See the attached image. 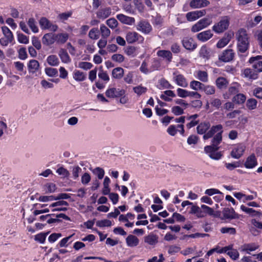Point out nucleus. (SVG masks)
<instances>
[{"label": "nucleus", "mask_w": 262, "mask_h": 262, "mask_svg": "<svg viewBox=\"0 0 262 262\" xmlns=\"http://www.w3.org/2000/svg\"><path fill=\"white\" fill-rule=\"evenodd\" d=\"M199 54L201 57L205 59H208L210 56V50L206 46L201 47Z\"/></svg>", "instance_id": "4c0bfd02"}, {"label": "nucleus", "mask_w": 262, "mask_h": 262, "mask_svg": "<svg viewBox=\"0 0 262 262\" xmlns=\"http://www.w3.org/2000/svg\"><path fill=\"white\" fill-rule=\"evenodd\" d=\"M40 26L42 29H48L51 22L46 17H41L39 21Z\"/></svg>", "instance_id": "de8ad7c7"}, {"label": "nucleus", "mask_w": 262, "mask_h": 262, "mask_svg": "<svg viewBox=\"0 0 262 262\" xmlns=\"http://www.w3.org/2000/svg\"><path fill=\"white\" fill-rule=\"evenodd\" d=\"M212 22V18L208 17L203 18L193 25L191 29L192 32H198L202 29L207 28Z\"/></svg>", "instance_id": "39448f33"}, {"label": "nucleus", "mask_w": 262, "mask_h": 262, "mask_svg": "<svg viewBox=\"0 0 262 262\" xmlns=\"http://www.w3.org/2000/svg\"><path fill=\"white\" fill-rule=\"evenodd\" d=\"M241 209L242 211L252 216H260L262 214L259 211H256L252 208H248L244 205H242Z\"/></svg>", "instance_id": "2f4dec72"}, {"label": "nucleus", "mask_w": 262, "mask_h": 262, "mask_svg": "<svg viewBox=\"0 0 262 262\" xmlns=\"http://www.w3.org/2000/svg\"><path fill=\"white\" fill-rule=\"evenodd\" d=\"M245 147L242 145H238L234 147L231 152V156L234 159H239L243 155Z\"/></svg>", "instance_id": "2eb2a0df"}, {"label": "nucleus", "mask_w": 262, "mask_h": 262, "mask_svg": "<svg viewBox=\"0 0 262 262\" xmlns=\"http://www.w3.org/2000/svg\"><path fill=\"white\" fill-rule=\"evenodd\" d=\"M209 127L210 124L208 122L201 123L196 127L197 132L199 134H206Z\"/></svg>", "instance_id": "7c9ffc66"}, {"label": "nucleus", "mask_w": 262, "mask_h": 262, "mask_svg": "<svg viewBox=\"0 0 262 262\" xmlns=\"http://www.w3.org/2000/svg\"><path fill=\"white\" fill-rule=\"evenodd\" d=\"M48 234V232L37 234L35 235L34 239L40 243L43 244L45 242L46 238Z\"/></svg>", "instance_id": "603ef678"}, {"label": "nucleus", "mask_w": 262, "mask_h": 262, "mask_svg": "<svg viewBox=\"0 0 262 262\" xmlns=\"http://www.w3.org/2000/svg\"><path fill=\"white\" fill-rule=\"evenodd\" d=\"M207 95H212L215 93V88L214 86L207 85H205L204 84L202 90Z\"/></svg>", "instance_id": "4d7b16f0"}, {"label": "nucleus", "mask_w": 262, "mask_h": 262, "mask_svg": "<svg viewBox=\"0 0 262 262\" xmlns=\"http://www.w3.org/2000/svg\"><path fill=\"white\" fill-rule=\"evenodd\" d=\"M221 232L223 234L229 233L234 235L236 233V230L232 227H223L221 229Z\"/></svg>", "instance_id": "052dcab7"}, {"label": "nucleus", "mask_w": 262, "mask_h": 262, "mask_svg": "<svg viewBox=\"0 0 262 262\" xmlns=\"http://www.w3.org/2000/svg\"><path fill=\"white\" fill-rule=\"evenodd\" d=\"M98 77L105 81H108L110 80L108 74H107L106 72H105L102 70V67H100V71L98 73Z\"/></svg>", "instance_id": "bf43d9fd"}, {"label": "nucleus", "mask_w": 262, "mask_h": 262, "mask_svg": "<svg viewBox=\"0 0 262 262\" xmlns=\"http://www.w3.org/2000/svg\"><path fill=\"white\" fill-rule=\"evenodd\" d=\"M125 93L123 90L116 88H111L106 90V96L109 98L118 97L123 96Z\"/></svg>", "instance_id": "ddd939ff"}, {"label": "nucleus", "mask_w": 262, "mask_h": 262, "mask_svg": "<svg viewBox=\"0 0 262 262\" xmlns=\"http://www.w3.org/2000/svg\"><path fill=\"white\" fill-rule=\"evenodd\" d=\"M180 128V132L181 134L183 135L184 133V125L183 124L178 125L177 127L174 125H170L167 128V133L171 136H174L178 131V128Z\"/></svg>", "instance_id": "5701e85b"}, {"label": "nucleus", "mask_w": 262, "mask_h": 262, "mask_svg": "<svg viewBox=\"0 0 262 262\" xmlns=\"http://www.w3.org/2000/svg\"><path fill=\"white\" fill-rule=\"evenodd\" d=\"M206 14L205 10H196L188 12L186 17L188 21H194Z\"/></svg>", "instance_id": "9d476101"}, {"label": "nucleus", "mask_w": 262, "mask_h": 262, "mask_svg": "<svg viewBox=\"0 0 262 262\" xmlns=\"http://www.w3.org/2000/svg\"><path fill=\"white\" fill-rule=\"evenodd\" d=\"M96 226L99 227H110L112 226V222L107 219L98 221L96 222Z\"/></svg>", "instance_id": "3c124183"}, {"label": "nucleus", "mask_w": 262, "mask_h": 262, "mask_svg": "<svg viewBox=\"0 0 262 262\" xmlns=\"http://www.w3.org/2000/svg\"><path fill=\"white\" fill-rule=\"evenodd\" d=\"M236 37L238 51L241 53H245L249 46V37L246 31L244 29H239L236 34Z\"/></svg>", "instance_id": "f03ea898"}, {"label": "nucleus", "mask_w": 262, "mask_h": 262, "mask_svg": "<svg viewBox=\"0 0 262 262\" xmlns=\"http://www.w3.org/2000/svg\"><path fill=\"white\" fill-rule=\"evenodd\" d=\"M100 31L102 38H107L111 34L110 29L104 24L100 26Z\"/></svg>", "instance_id": "79ce46f5"}, {"label": "nucleus", "mask_w": 262, "mask_h": 262, "mask_svg": "<svg viewBox=\"0 0 262 262\" xmlns=\"http://www.w3.org/2000/svg\"><path fill=\"white\" fill-rule=\"evenodd\" d=\"M90 169L94 174L97 176L99 179L101 180L103 178L104 175V170L103 168L97 167L93 169Z\"/></svg>", "instance_id": "c03bdc74"}, {"label": "nucleus", "mask_w": 262, "mask_h": 262, "mask_svg": "<svg viewBox=\"0 0 262 262\" xmlns=\"http://www.w3.org/2000/svg\"><path fill=\"white\" fill-rule=\"evenodd\" d=\"M45 188L47 190V192L52 193L54 192L56 189L55 184L52 183H49L45 185Z\"/></svg>", "instance_id": "338daca9"}, {"label": "nucleus", "mask_w": 262, "mask_h": 262, "mask_svg": "<svg viewBox=\"0 0 262 262\" xmlns=\"http://www.w3.org/2000/svg\"><path fill=\"white\" fill-rule=\"evenodd\" d=\"M171 112L175 115H180L184 114V109L179 106H174L172 107Z\"/></svg>", "instance_id": "0e129e2a"}, {"label": "nucleus", "mask_w": 262, "mask_h": 262, "mask_svg": "<svg viewBox=\"0 0 262 262\" xmlns=\"http://www.w3.org/2000/svg\"><path fill=\"white\" fill-rule=\"evenodd\" d=\"M2 29L5 37H7L9 39H13V34L7 27L4 26L2 28Z\"/></svg>", "instance_id": "6e6d98bb"}, {"label": "nucleus", "mask_w": 262, "mask_h": 262, "mask_svg": "<svg viewBox=\"0 0 262 262\" xmlns=\"http://www.w3.org/2000/svg\"><path fill=\"white\" fill-rule=\"evenodd\" d=\"M227 254L234 260L236 259L239 256V253L236 249H231L228 251Z\"/></svg>", "instance_id": "774afa93"}, {"label": "nucleus", "mask_w": 262, "mask_h": 262, "mask_svg": "<svg viewBox=\"0 0 262 262\" xmlns=\"http://www.w3.org/2000/svg\"><path fill=\"white\" fill-rule=\"evenodd\" d=\"M246 99V97L244 94L239 93L233 97L232 98V101L236 104H243L245 102Z\"/></svg>", "instance_id": "72a5a7b5"}, {"label": "nucleus", "mask_w": 262, "mask_h": 262, "mask_svg": "<svg viewBox=\"0 0 262 262\" xmlns=\"http://www.w3.org/2000/svg\"><path fill=\"white\" fill-rule=\"evenodd\" d=\"M158 237L154 234H150L144 237V242L150 245H156L158 241Z\"/></svg>", "instance_id": "c85d7f7f"}, {"label": "nucleus", "mask_w": 262, "mask_h": 262, "mask_svg": "<svg viewBox=\"0 0 262 262\" xmlns=\"http://www.w3.org/2000/svg\"><path fill=\"white\" fill-rule=\"evenodd\" d=\"M230 20V18L228 16H222L220 21L212 27V30L218 34L224 32L228 29Z\"/></svg>", "instance_id": "7ed1b4c3"}, {"label": "nucleus", "mask_w": 262, "mask_h": 262, "mask_svg": "<svg viewBox=\"0 0 262 262\" xmlns=\"http://www.w3.org/2000/svg\"><path fill=\"white\" fill-rule=\"evenodd\" d=\"M239 84L235 83H234L232 86H230L228 89L229 95H234L237 93L239 92Z\"/></svg>", "instance_id": "8fccbe9b"}, {"label": "nucleus", "mask_w": 262, "mask_h": 262, "mask_svg": "<svg viewBox=\"0 0 262 262\" xmlns=\"http://www.w3.org/2000/svg\"><path fill=\"white\" fill-rule=\"evenodd\" d=\"M191 214H195L198 218L203 217V214L201 207L193 205L189 211Z\"/></svg>", "instance_id": "c756f323"}, {"label": "nucleus", "mask_w": 262, "mask_h": 262, "mask_svg": "<svg viewBox=\"0 0 262 262\" xmlns=\"http://www.w3.org/2000/svg\"><path fill=\"white\" fill-rule=\"evenodd\" d=\"M58 55L62 62L66 63H68L71 62V58L65 49H61L59 51Z\"/></svg>", "instance_id": "cd10ccee"}, {"label": "nucleus", "mask_w": 262, "mask_h": 262, "mask_svg": "<svg viewBox=\"0 0 262 262\" xmlns=\"http://www.w3.org/2000/svg\"><path fill=\"white\" fill-rule=\"evenodd\" d=\"M134 92L138 96H140L142 94L145 93L147 91V88L143 86L139 85L133 88Z\"/></svg>", "instance_id": "864d4df0"}, {"label": "nucleus", "mask_w": 262, "mask_h": 262, "mask_svg": "<svg viewBox=\"0 0 262 262\" xmlns=\"http://www.w3.org/2000/svg\"><path fill=\"white\" fill-rule=\"evenodd\" d=\"M157 55L159 57L166 59L168 62H171L172 59L171 52L168 50H162L157 52Z\"/></svg>", "instance_id": "bb28decb"}, {"label": "nucleus", "mask_w": 262, "mask_h": 262, "mask_svg": "<svg viewBox=\"0 0 262 262\" xmlns=\"http://www.w3.org/2000/svg\"><path fill=\"white\" fill-rule=\"evenodd\" d=\"M126 242L128 247H134L139 245V240L136 236L129 234L126 238Z\"/></svg>", "instance_id": "b1692460"}, {"label": "nucleus", "mask_w": 262, "mask_h": 262, "mask_svg": "<svg viewBox=\"0 0 262 262\" xmlns=\"http://www.w3.org/2000/svg\"><path fill=\"white\" fill-rule=\"evenodd\" d=\"M47 60L48 64L51 66H56L58 65L59 63L58 58L54 55L49 56Z\"/></svg>", "instance_id": "58836bf2"}, {"label": "nucleus", "mask_w": 262, "mask_h": 262, "mask_svg": "<svg viewBox=\"0 0 262 262\" xmlns=\"http://www.w3.org/2000/svg\"><path fill=\"white\" fill-rule=\"evenodd\" d=\"M123 74L124 70L120 67L116 68L112 71V76L116 79L121 78L123 76Z\"/></svg>", "instance_id": "e433bc0d"}, {"label": "nucleus", "mask_w": 262, "mask_h": 262, "mask_svg": "<svg viewBox=\"0 0 262 262\" xmlns=\"http://www.w3.org/2000/svg\"><path fill=\"white\" fill-rule=\"evenodd\" d=\"M169 97H176V95L172 91L166 90L164 91V94H162L160 95V98L166 101H171L172 99L170 98Z\"/></svg>", "instance_id": "f704fd0d"}, {"label": "nucleus", "mask_w": 262, "mask_h": 262, "mask_svg": "<svg viewBox=\"0 0 262 262\" xmlns=\"http://www.w3.org/2000/svg\"><path fill=\"white\" fill-rule=\"evenodd\" d=\"M219 145L211 143V145L206 146L204 148L205 152L208 154L209 157L213 160H219L222 156L221 152L217 151L219 149Z\"/></svg>", "instance_id": "20e7f679"}, {"label": "nucleus", "mask_w": 262, "mask_h": 262, "mask_svg": "<svg viewBox=\"0 0 262 262\" xmlns=\"http://www.w3.org/2000/svg\"><path fill=\"white\" fill-rule=\"evenodd\" d=\"M69 36L67 33H61L55 35L56 40L58 43H64L68 40Z\"/></svg>", "instance_id": "a19ab883"}, {"label": "nucleus", "mask_w": 262, "mask_h": 262, "mask_svg": "<svg viewBox=\"0 0 262 262\" xmlns=\"http://www.w3.org/2000/svg\"><path fill=\"white\" fill-rule=\"evenodd\" d=\"M111 14V9L110 7L104 8L99 10L97 13V17L100 19H105Z\"/></svg>", "instance_id": "4be33fe9"}, {"label": "nucleus", "mask_w": 262, "mask_h": 262, "mask_svg": "<svg viewBox=\"0 0 262 262\" xmlns=\"http://www.w3.org/2000/svg\"><path fill=\"white\" fill-rule=\"evenodd\" d=\"M45 73L48 76L50 77H53L57 75L58 71L55 68H46L45 69Z\"/></svg>", "instance_id": "13d9d810"}, {"label": "nucleus", "mask_w": 262, "mask_h": 262, "mask_svg": "<svg viewBox=\"0 0 262 262\" xmlns=\"http://www.w3.org/2000/svg\"><path fill=\"white\" fill-rule=\"evenodd\" d=\"M234 57V53L232 49H227L224 51L222 55L219 57V59L223 62H230Z\"/></svg>", "instance_id": "f8f14e48"}, {"label": "nucleus", "mask_w": 262, "mask_h": 262, "mask_svg": "<svg viewBox=\"0 0 262 262\" xmlns=\"http://www.w3.org/2000/svg\"><path fill=\"white\" fill-rule=\"evenodd\" d=\"M56 40L55 35L52 33L45 34L42 38L43 44L49 46L53 44Z\"/></svg>", "instance_id": "412c9836"}, {"label": "nucleus", "mask_w": 262, "mask_h": 262, "mask_svg": "<svg viewBox=\"0 0 262 262\" xmlns=\"http://www.w3.org/2000/svg\"><path fill=\"white\" fill-rule=\"evenodd\" d=\"M73 77L75 80L78 81H83L86 78L84 73L79 71H75Z\"/></svg>", "instance_id": "09e8293b"}, {"label": "nucleus", "mask_w": 262, "mask_h": 262, "mask_svg": "<svg viewBox=\"0 0 262 262\" xmlns=\"http://www.w3.org/2000/svg\"><path fill=\"white\" fill-rule=\"evenodd\" d=\"M56 172L59 175L62 176L63 177H68L70 174L68 170L63 167H60L58 168Z\"/></svg>", "instance_id": "e2e57ef3"}, {"label": "nucleus", "mask_w": 262, "mask_h": 262, "mask_svg": "<svg viewBox=\"0 0 262 262\" xmlns=\"http://www.w3.org/2000/svg\"><path fill=\"white\" fill-rule=\"evenodd\" d=\"M183 47L188 50H194L197 47V43L192 38H185L182 40Z\"/></svg>", "instance_id": "4468645a"}, {"label": "nucleus", "mask_w": 262, "mask_h": 262, "mask_svg": "<svg viewBox=\"0 0 262 262\" xmlns=\"http://www.w3.org/2000/svg\"><path fill=\"white\" fill-rule=\"evenodd\" d=\"M201 208L202 209L203 217L207 214L214 217H219L220 215V212L217 211L215 212L212 208H210L205 205H202Z\"/></svg>", "instance_id": "6ab92c4d"}, {"label": "nucleus", "mask_w": 262, "mask_h": 262, "mask_svg": "<svg viewBox=\"0 0 262 262\" xmlns=\"http://www.w3.org/2000/svg\"><path fill=\"white\" fill-rule=\"evenodd\" d=\"M260 59H262V56L257 55L251 57L249 60V62L252 64V68L256 72H262V61H259Z\"/></svg>", "instance_id": "6e6552de"}, {"label": "nucleus", "mask_w": 262, "mask_h": 262, "mask_svg": "<svg viewBox=\"0 0 262 262\" xmlns=\"http://www.w3.org/2000/svg\"><path fill=\"white\" fill-rule=\"evenodd\" d=\"M257 164V160L254 154H252L247 157L244 163L246 168L251 169L255 167Z\"/></svg>", "instance_id": "a211bd4d"}, {"label": "nucleus", "mask_w": 262, "mask_h": 262, "mask_svg": "<svg viewBox=\"0 0 262 262\" xmlns=\"http://www.w3.org/2000/svg\"><path fill=\"white\" fill-rule=\"evenodd\" d=\"M257 100L254 98H250L248 99L246 102V106L250 110H253L256 108L257 107Z\"/></svg>", "instance_id": "a18cd8bd"}, {"label": "nucleus", "mask_w": 262, "mask_h": 262, "mask_svg": "<svg viewBox=\"0 0 262 262\" xmlns=\"http://www.w3.org/2000/svg\"><path fill=\"white\" fill-rule=\"evenodd\" d=\"M223 133V127L222 125H213L210 129L204 135L203 139L207 140L213 137L211 143H214V144H220L222 141Z\"/></svg>", "instance_id": "f257e3e1"}, {"label": "nucleus", "mask_w": 262, "mask_h": 262, "mask_svg": "<svg viewBox=\"0 0 262 262\" xmlns=\"http://www.w3.org/2000/svg\"><path fill=\"white\" fill-rule=\"evenodd\" d=\"M28 25L32 32L37 33L38 29L36 25V22L34 18H30L28 21Z\"/></svg>", "instance_id": "37998d69"}, {"label": "nucleus", "mask_w": 262, "mask_h": 262, "mask_svg": "<svg viewBox=\"0 0 262 262\" xmlns=\"http://www.w3.org/2000/svg\"><path fill=\"white\" fill-rule=\"evenodd\" d=\"M233 35L234 34L232 32L226 33L224 36L219 40L216 44V47L218 48H222L224 47L229 42Z\"/></svg>", "instance_id": "9b49d317"}, {"label": "nucleus", "mask_w": 262, "mask_h": 262, "mask_svg": "<svg viewBox=\"0 0 262 262\" xmlns=\"http://www.w3.org/2000/svg\"><path fill=\"white\" fill-rule=\"evenodd\" d=\"M223 217H221L222 220L228 219H238L239 217V215L236 213L234 210L232 208H225L222 211Z\"/></svg>", "instance_id": "0eeeda50"}, {"label": "nucleus", "mask_w": 262, "mask_h": 262, "mask_svg": "<svg viewBox=\"0 0 262 262\" xmlns=\"http://www.w3.org/2000/svg\"><path fill=\"white\" fill-rule=\"evenodd\" d=\"M244 74L245 77L248 78L250 79H256L258 77V75L255 71H253L251 69H246L244 71Z\"/></svg>", "instance_id": "473e14b6"}, {"label": "nucleus", "mask_w": 262, "mask_h": 262, "mask_svg": "<svg viewBox=\"0 0 262 262\" xmlns=\"http://www.w3.org/2000/svg\"><path fill=\"white\" fill-rule=\"evenodd\" d=\"M89 36L91 39H97L99 37V31L98 28H94L91 29L89 33Z\"/></svg>", "instance_id": "49530a36"}, {"label": "nucleus", "mask_w": 262, "mask_h": 262, "mask_svg": "<svg viewBox=\"0 0 262 262\" xmlns=\"http://www.w3.org/2000/svg\"><path fill=\"white\" fill-rule=\"evenodd\" d=\"M212 36L213 33L210 30L201 32L196 35L197 39L202 42H205L208 40Z\"/></svg>", "instance_id": "f3484780"}, {"label": "nucleus", "mask_w": 262, "mask_h": 262, "mask_svg": "<svg viewBox=\"0 0 262 262\" xmlns=\"http://www.w3.org/2000/svg\"><path fill=\"white\" fill-rule=\"evenodd\" d=\"M198 79L202 82L208 81V74L205 71H199L197 74Z\"/></svg>", "instance_id": "5fc2aeb1"}, {"label": "nucleus", "mask_w": 262, "mask_h": 262, "mask_svg": "<svg viewBox=\"0 0 262 262\" xmlns=\"http://www.w3.org/2000/svg\"><path fill=\"white\" fill-rule=\"evenodd\" d=\"M126 40L129 43H133L136 41L142 43L144 41V38L141 35L136 32H128L126 33Z\"/></svg>", "instance_id": "423d86ee"}, {"label": "nucleus", "mask_w": 262, "mask_h": 262, "mask_svg": "<svg viewBox=\"0 0 262 262\" xmlns=\"http://www.w3.org/2000/svg\"><path fill=\"white\" fill-rule=\"evenodd\" d=\"M173 75H175L173 77V80L177 85L183 88H186L188 86V82L186 79L183 75H177L176 73H173Z\"/></svg>", "instance_id": "dca6fc26"}, {"label": "nucleus", "mask_w": 262, "mask_h": 262, "mask_svg": "<svg viewBox=\"0 0 262 262\" xmlns=\"http://www.w3.org/2000/svg\"><path fill=\"white\" fill-rule=\"evenodd\" d=\"M209 2L207 0H192L190 2V7L192 8H198L208 6Z\"/></svg>", "instance_id": "aec40b11"}, {"label": "nucleus", "mask_w": 262, "mask_h": 262, "mask_svg": "<svg viewBox=\"0 0 262 262\" xmlns=\"http://www.w3.org/2000/svg\"><path fill=\"white\" fill-rule=\"evenodd\" d=\"M215 82L217 87L220 89H225L228 85V81L226 79L222 77L217 78Z\"/></svg>", "instance_id": "c9c22d12"}, {"label": "nucleus", "mask_w": 262, "mask_h": 262, "mask_svg": "<svg viewBox=\"0 0 262 262\" xmlns=\"http://www.w3.org/2000/svg\"><path fill=\"white\" fill-rule=\"evenodd\" d=\"M177 95L179 97L181 98H186L188 97V91L181 88H178L177 90Z\"/></svg>", "instance_id": "69168bd1"}, {"label": "nucleus", "mask_w": 262, "mask_h": 262, "mask_svg": "<svg viewBox=\"0 0 262 262\" xmlns=\"http://www.w3.org/2000/svg\"><path fill=\"white\" fill-rule=\"evenodd\" d=\"M106 24L112 29L115 28L118 26V21L114 18H111L107 19L106 21Z\"/></svg>", "instance_id": "680f3d73"}, {"label": "nucleus", "mask_w": 262, "mask_h": 262, "mask_svg": "<svg viewBox=\"0 0 262 262\" xmlns=\"http://www.w3.org/2000/svg\"><path fill=\"white\" fill-rule=\"evenodd\" d=\"M39 67L38 61L35 59L30 60L28 64V68L30 73H34L37 72Z\"/></svg>", "instance_id": "a878e982"}, {"label": "nucleus", "mask_w": 262, "mask_h": 262, "mask_svg": "<svg viewBox=\"0 0 262 262\" xmlns=\"http://www.w3.org/2000/svg\"><path fill=\"white\" fill-rule=\"evenodd\" d=\"M137 29L144 34H147L151 31L152 27L148 21L143 20L138 23Z\"/></svg>", "instance_id": "1a4fd4ad"}, {"label": "nucleus", "mask_w": 262, "mask_h": 262, "mask_svg": "<svg viewBox=\"0 0 262 262\" xmlns=\"http://www.w3.org/2000/svg\"><path fill=\"white\" fill-rule=\"evenodd\" d=\"M117 19L122 23L130 25L134 23L135 19L133 17L126 16L122 14H119L117 15Z\"/></svg>", "instance_id": "393cba45"}, {"label": "nucleus", "mask_w": 262, "mask_h": 262, "mask_svg": "<svg viewBox=\"0 0 262 262\" xmlns=\"http://www.w3.org/2000/svg\"><path fill=\"white\" fill-rule=\"evenodd\" d=\"M203 86L204 84L198 81L193 80L190 83V88L195 91L202 90Z\"/></svg>", "instance_id": "ea45409f"}]
</instances>
